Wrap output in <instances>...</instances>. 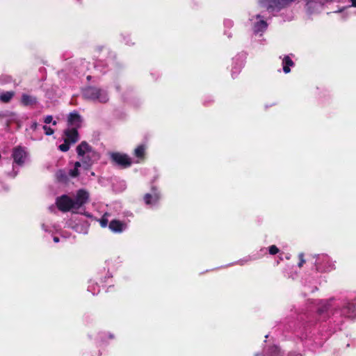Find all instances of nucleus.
<instances>
[{
    "mask_svg": "<svg viewBox=\"0 0 356 356\" xmlns=\"http://www.w3.org/2000/svg\"><path fill=\"white\" fill-rule=\"evenodd\" d=\"M76 153L81 157L83 169L90 170L100 159V154L96 152L86 141H82L76 147Z\"/></svg>",
    "mask_w": 356,
    "mask_h": 356,
    "instance_id": "nucleus-1",
    "label": "nucleus"
},
{
    "mask_svg": "<svg viewBox=\"0 0 356 356\" xmlns=\"http://www.w3.org/2000/svg\"><path fill=\"white\" fill-rule=\"evenodd\" d=\"M82 95L85 99L102 104H106L109 100L108 93L105 90L94 86H88L84 88L82 91Z\"/></svg>",
    "mask_w": 356,
    "mask_h": 356,
    "instance_id": "nucleus-2",
    "label": "nucleus"
},
{
    "mask_svg": "<svg viewBox=\"0 0 356 356\" xmlns=\"http://www.w3.org/2000/svg\"><path fill=\"white\" fill-rule=\"evenodd\" d=\"M111 162L114 165L125 169L129 168L132 164V160L127 154L112 152L109 153Z\"/></svg>",
    "mask_w": 356,
    "mask_h": 356,
    "instance_id": "nucleus-3",
    "label": "nucleus"
},
{
    "mask_svg": "<svg viewBox=\"0 0 356 356\" xmlns=\"http://www.w3.org/2000/svg\"><path fill=\"white\" fill-rule=\"evenodd\" d=\"M56 204L57 208L63 212H67L72 209H76L74 200L67 195H63L58 197Z\"/></svg>",
    "mask_w": 356,
    "mask_h": 356,
    "instance_id": "nucleus-4",
    "label": "nucleus"
},
{
    "mask_svg": "<svg viewBox=\"0 0 356 356\" xmlns=\"http://www.w3.org/2000/svg\"><path fill=\"white\" fill-rule=\"evenodd\" d=\"M27 156L28 154L25 148L22 146H17L13 149L12 157L13 162L19 166H22L24 164Z\"/></svg>",
    "mask_w": 356,
    "mask_h": 356,
    "instance_id": "nucleus-5",
    "label": "nucleus"
},
{
    "mask_svg": "<svg viewBox=\"0 0 356 356\" xmlns=\"http://www.w3.org/2000/svg\"><path fill=\"white\" fill-rule=\"evenodd\" d=\"M293 1L294 0H261V3L267 7L268 9L280 10Z\"/></svg>",
    "mask_w": 356,
    "mask_h": 356,
    "instance_id": "nucleus-6",
    "label": "nucleus"
},
{
    "mask_svg": "<svg viewBox=\"0 0 356 356\" xmlns=\"http://www.w3.org/2000/svg\"><path fill=\"white\" fill-rule=\"evenodd\" d=\"M89 200V193L88 191L83 189H79L76 192V195L74 200L76 209H79L83 205L86 204Z\"/></svg>",
    "mask_w": 356,
    "mask_h": 356,
    "instance_id": "nucleus-7",
    "label": "nucleus"
},
{
    "mask_svg": "<svg viewBox=\"0 0 356 356\" xmlns=\"http://www.w3.org/2000/svg\"><path fill=\"white\" fill-rule=\"evenodd\" d=\"M160 199V194L156 186H152L151 188V193H146L143 200L145 203L147 205L156 204Z\"/></svg>",
    "mask_w": 356,
    "mask_h": 356,
    "instance_id": "nucleus-8",
    "label": "nucleus"
},
{
    "mask_svg": "<svg viewBox=\"0 0 356 356\" xmlns=\"http://www.w3.org/2000/svg\"><path fill=\"white\" fill-rule=\"evenodd\" d=\"M64 134L65 136V138L64 140L70 144H74L79 140V133L76 127L67 129L65 130Z\"/></svg>",
    "mask_w": 356,
    "mask_h": 356,
    "instance_id": "nucleus-9",
    "label": "nucleus"
},
{
    "mask_svg": "<svg viewBox=\"0 0 356 356\" xmlns=\"http://www.w3.org/2000/svg\"><path fill=\"white\" fill-rule=\"evenodd\" d=\"M341 313L343 316L354 318L356 317V303L348 302L341 309Z\"/></svg>",
    "mask_w": 356,
    "mask_h": 356,
    "instance_id": "nucleus-10",
    "label": "nucleus"
},
{
    "mask_svg": "<svg viewBox=\"0 0 356 356\" xmlns=\"http://www.w3.org/2000/svg\"><path fill=\"white\" fill-rule=\"evenodd\" d=\"M81 116L77 112L70 113L67 117V123L69 126H73L78 129L81 126Z\"/></svg>",
    "mask_w": 356,
    "mask_h": 356,
    "instance_id": "nucleus-11",
    "label": "nucleus"
},
{
    "mask_svg": "<svg viewBox=\"0 0 356 356\" xmlns=\"http://www.w3.org/2000/svg\"><path fill=\"white\" fill-rule=\"evenodd\" d=\"M330 305L328 301L321 302V305L317 309V314L319 315L323 321L325 320L328 316V312Z\"/></svg>",
    "mask_w": 356,
    "mask_h": 356,
    "instance_id": "nucleus-12",
    "label": "nucleus"
},
{
    "mask_svg": "<svg viewBox=\"0 0 356 356\" xmlns=\"http://www.w3.org/2000/svg\"><path fill=\"white\" fill-rule=\"evenodd\" d=\"M125 227V224L119 220H112L108 225L109 229L115 233H121Z\"/></svg>",
    "mask_w": 356,
    "mask_h": 356,
    "instance_id": "nucleus-13",
    "label": "nucleus"
},
{
    "mask_svg": "<svg viewBox=\"0 0 356 356\" xmlns=\"http://www.w3.org/2000/svg\"><path fill=\"white\" fill-rule=\"evenodd\" d=\"M21 103L24 106H34L38 103V99L34 96L24 93L22 95Z\"/></svg>",
    "mask_w": 356,
    "mask_h": 356,
    "instance_id": "nucleus-14",
    "label": "nucleus"
},
{
    "mask_svg": "<svg viewBox=\"0 0 356 356\" xmlns=\"http://www.w3.org/2000/svg\"><path fill=\"white\" fill-rule=\"evenodd\" d=\"M283 71L285 74L290 72V67L294 65L293 61L289 56H285L282 60Z\"/></svg>",
    "mask_w": 356,
    "mask_h": 356,
    "instance_id": "nucleus-15",
    "label": "nucleus"
},
{
    "mask_svg": "<svg viewBox=\"0 0 356 356\" xmlns=\"http://www.w3.org/2000/svg\"><path fill=\"white\" fill-rule=\"evenodd\" d=\"M15 92L13 91H7L0 95V100L2 102L8 103L14 97Z\"/></svg>",
    "mask_w": 356,
    "mask_h": 356,
    "instance_id": "nucleus-16",
    "label": "nucleus"
},
{
    "mask_svg": "<svg viewBox=\"0 0 356 356\" xmlns=\"http://www.w3.org/2000/svg\"><path fill=\"white\" fill-rule=\"evenodd\" d=\"M266 356H282L278 347L273 346L268 348Z\"/></svg>",
    "mask_w": 356,
    "mask_h": 356,
    "instance_id": "nucleus-17",
    "label": "nucleus"
},
{
    "mask_svg": "<svg viewBox=\"0 0 356 356\" xmlns=\"http://www.w3.org/2000/svg\"><path fill=\"white\" fill-rule=\"evenodd\" d=\"M145 154V146L140 145L134 150V155L139 159H144Z\"/></svg>",
    "mask_w": 356,
    "mask_h": 356,
    "instance_id": "nucleus-18",
    "label": "nucleus"
},
{
    "mask_svg": "<svg viewBox=\"0 0 356 356\" xmlns=\"http://www.w3.org/2000/svg\"><path fill=\"white\" fill-rule=\"evenodd\" d=\"M267 26H268L267 23L264 20H261L255 24V26H254L255 31L256 32L264 31V30L266 29Z\"/></svg>",
    "mask_w": 356,
    "mask_h": 356,
    "instance_id": "nucleus-19",
    "label": "nucleus"
},
{
    "mask_svg": "<svg viewBox=\"0 0 356 356\" xmlns=\"http://www.w3.org/2000/svg\"><path fill=\"white\" fill-rule=\"evenodd\" d=\"M56 176L60 181H66L67 180V176L64 170H58L56 173Z\"/></svg>",
    "mask_w": 356,
    "mask_h": 356,
    "instance_id": "nucleus-20",
    "label": "nucleus"
},
{
    "mask_svg": "<svg viewBox=\"0 0 356 356\" xmlns=\"http://www.w3.org/2000/svg\"><path fill=\"white\" fill-rule=\"evenodd\" d=\"M70 143L64 140V143L58 146V149L63 152H67L70 149Z\"/></svg>",
    "mask_w": 356,
    "mask_h": 356,
    "instance_id": "nucleus-21",
    "label": "nucleus"
},
{
    "mask_svg": "<svg viewBox=\"0 0 356 356\" xmlns=\"http://www.w3.org/2000/svg\"><path fill=\"white\" fill-rule=\"evenodd\" d=\"M43 130L44 131V134L47 136H51L54 133V130L51 129L50 127H48L47 125H44L42 127Z\"/></svg>",
    "mask_w": 356,
    "mask_h": 356,
    "instance_id": "nucleus-22",
    "label": "nucleus"
},
{
    "mask_svg": "<svg viewBox=\"0 0 356 356\" xmlns=\"http://www.w3.org/2000/svg\"><path fill=\"white\" fill-rule=\"evenodd\" d=\"M268 250H269V253L272 255L276 254L280 251L279 248L275 245H270L268 248Z\"/></svg>",
    "mask_w": 356,
    "mask_h": 356,
    "instance_id": "nucleus-23",
    "label": "nucleus"
},
{
    "mask_svg": "<svg viewBox=\"0 0 356 356\" xmlns=\"http://www.w3.org/2000/svg\"><path fill=\"white\" fill-rule=\"evenodd\" d=\"M44 122L45 124H49V123L52 122L53 125H56V124H57L56 121H53L52 115H47L44 119Z\"/></svg>",
    "mask_w": 356,
    "mask_h": 356,
    "instance_id": "nucleus-24",
    "label": "nucleus"
},
{
    "mask_svg": "<svg viewBox=\"0 0 356 356\" xmlns=\"http://www.w3.org/2000/svg\"><path fill=\"white\" fill-rule=\"evenodd\" d=\"M79 175V169L74 168L69 171V175L72 177H76Z\"/></svg>",
    "mask_w": 356,
    "mask_h": 356,
    "instance_id": "nucleus-25",
    "label": "nucleus"
},
{
    "mask_svg": "<svg viewBox=\"0 0 356 356\" xmlns=\"http://www.w3.org/2000/svg\"><path fill=\"white\" fill-rule=\"evenodd\" d=\"M298 258H299L298 266L302 267L303 266V264L305 263V260L304 259V254L300 253L298 255Z\"/></svg>",
    "mask_w": 356,
    "mask_h": 356,
    "instance_id": "nucleus-26",
    "label": "nucleus"
},
{
    "mask_svg": "<svg viewBox=\"0 0 356 356\" xmlns=\"http://www.w3.org/2000/svg\"><path fill=\"white\" fill-rule=\"evenodd\" d=\"M100 225L102 227H106L108 225V220L105 218H102L100 220Z\"/></svg>",
    "mask_w": 356,
    "mask_h": 356,
    "instance_id": "nucleus-27",
    "label": "nucleus"
},
{
    "mask_svg": "<svg viewBox=\"0 0 356 356\" xmlns=\"http://www.w3.org/2000/svg\"><path fill=\"white\" fill-rule=\"evenodd\" d=\"M319 259V258L317 259V260L316 261V270L318 271H323L325 270L324 267H322L319 262L318 261V260Z\"/></svg>",
    "mask_w": 356,
    "mask_h": 356,
    "instance_id": "nucleus-28",
    "label": "nucleus"
},
{
    "mask_svg": "<svg viewBox=\"0 0 356 356\" xmlns=\"http://www.w3.org/2000/svg\"><path fill=\"white\" fill-rule=\"evenodd\" d=\"M38 127V124L37 122H33L31 125V129L33 131H35Z\"/></svg>",
    "mask_w": 356,
    "mask_h": 356,
    "instance_id": "nucleus-29",
    "label": "nucleus"
},
{
    "mask_svg": "<svg viewBox=\"0 0 356 356\" xmlns=\"http://www.w3.org/2000/svg\"><path fill=\"white\" fill-rule=\"evenodd\" d=\"M81 165H82L81 161H76L74 163V168L79 169V168L81 167Z\"/></svg>",
    "mask_w": 356,
    "mask_h": 356,
    "instance_id": "nucleus-30",
    "label": "nucleus"
},
{
    "mask_svg": "<svg viewBox=\"0 0 356 356\" xmlns=\"http://www.w3.org/2000/svg\"><path fill=\"white\" fill-rule=\"evenodd\" d=\"M53 240H54V241L55 243H58V242H59V241H60V240H59V238H58V237H57V236H54Z\"/></svg>",
    "mask_w": 356,
    "mask_h": 356,
    "instance_id": "nucleus-31",
    "label": "nucleus"
},
{
    "mask_svg": "<svg viewBox=\"0 0 356 356\" xmlns=\"http://www.w3.org/2000/svg\"><path fill=\"white\" fill-rule=\"evenodd\" d=\"M351 2H352V5L354 7H356V0H351Z\"/></svg>",
    "mask_w": 356,
    "mask_h": 356,
    "instance_id": "nucleus-32",
    "label": "nucleus"
},
{
    "mask_svg": "<svg viewBox=\"0 0 356 356\" xmlns=\"http://www.w3.org/2000/svg\"><path fill=\"white\" fill-rule=\"evenodd\" d=\"M327 257L326 256L323 257V260H327Z\"/></svg>",
    "mask_w": 356,
    "mask_h": 356,
    "instance_id": "nucleus-33",
    "label": "nucleus"
}]
</instances>
